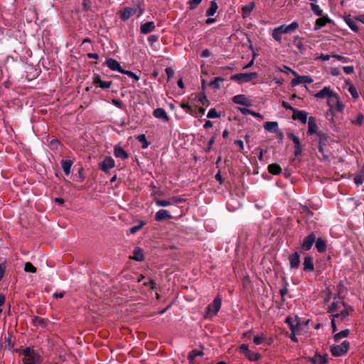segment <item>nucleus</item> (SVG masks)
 <instances>
[{
    "label": "nucleus",
    "mask_w": 364,
    "mask_h": 364,
    "mask_svg": "<svg viewBox=\"0 0 364 364\" xmlns=\"http://www.w3.org/2000/svg\"><path fill=\"white\" fill-rule=\"evenodd\" d=\"M114 155L116 158H119L122 160H125L129 157L127 152L120 146H116L114 147Z\"/></svg>",
    "instance_id": "nucleus-23"
},
{
    "label": "nucleus",
    "mask_w": 364,
    "mask_h": 364,
    "mask_svg": "<svg viewBox=\"0 0 364 364\" xmlns=\"http://www.w3.org/2000/svg\"><path fill=\"white\" fill-rule=\"evenodd\" d=\"M93 83L98 85L103 90L109 89L112 85L111 81H103L99 74H95L93 77Z\"/></svg>",
    "instance_id": "nucleus-16"
},
{
    "label": "nucleus",
    "mask_w": 364,
    "mask_h": 364,
    "mask_svg": "<svg viewBox=\"0 0 364 364\" xmlns=\"http://www.w3.org/2000/svg\"><path fill=\"white\" fill-rule=\"evenodd\" d=\"M339 309L338 304L337 302L333 301L328 307V312L333 313Z\"/></svg>",
    "instance_id": "nucleus-57"
},
{
    "label": "nucleus",
    "mask_w": 364,
    "mask_h": 364,
    "mask_svg": "<svg viewBox=\"0 0 364 364\" xmlns=\"http://www.w3.org/2000/svg\"><path fill=\"white\" fill-rule=\"evenodd\" d=\"M292 43L301 53H304L305 48L303 43V38H300L299 36H294Z\"/></svg>",
    "instance_id": "nucleus-28"
},
{
    "label": "nucleus",
    "mask_w": 364,
    "mask_h": 364,
    "mask_svg": "<svg viewBox=\"0 0 364 364\" xmlns=\"http://www.w3.org/2000/svg\"><path fill=\"white\" fill-rule=\"evenodd\" d=\"M115 165L114 159L111 156H107L100 164L102 171L107 173Z\"/></svg>",
    "instance_id": "nucleus-12"
},
{
    "label": "nucleus",
    "mask_w": 364,
    "mask_h": 364,
    "mask_svg": "<svg viewBox=\"0 0 364 364\" xmlns=\"http://www.w3.org/2000/svg\"><path fill=\"white\" fill-rule=\"evenodd\" d=\"M145 225V223L142 220L139 221V225H134L129 229V232L131 234H135L139 230H141L143 226Z\"/></svg>",
    "instance_id": "nucleus-45"
},
{
    "label": "nucleus",
    "mask_w": 364,
    "mask_h": 364,
    "mask_svg": "<svg viewBox=\"0 0 364 364\" xmlns=\"http://www.w3.org/2000/svg\"><path fill=\"white\" fill-rule=\"evenodd\" d=\"M350 343L348 341H343L339 345L330 346V351L333 356L340 357L345 355L349 350Z\"/></svg>",
    "instance_id": "nucleus-4"
},
{
    "label": "nucleus",
    "mask_w": 364,
    "mask_h": 364,
    "mask_svg": "<svg viewBox=\"0 0 364 364\" xmlns=\"http://www.w3.org/2000/svg\"><path fill=\"white\" fill-rule=\"evenodd\" d=\"M48 320L38 316H34L32 318V323L36 326L46 328L48 325Z\"/></svg>",
    "instance_id": "nucleus-29"
},
{
    "label": "nucleus",
    "mask_w": 364,
    "mask_h": 364,
    "mask_svg": "<svg viewBox=\"0 0 364 364\" xmlns=\"http://www.w3.org/2000/svg\"><path fill=\"white\" fill-rule=\"evenodd\" d=\"M218 9V6L217 3L214 1H212L210 2V6L209 9L206 11V16L209 17L213 16L216 13Z\"/></svg>",
    "instance_id": "nucleus-37"
},
{
    "label": "nucleus",
    "mask_w": 364,
    "mask_h": 364,
    "mask_svg": "<svg viewBox=\"0 0 364 364\" xmlns=\"http://www.w3.org/2000/svg\"><path fill=\"white\" fill-rule=\"evenodd\" d=\"M332 57L342 63H347L350 61L349 58H347V57H345L343 55H332Z\"/></svg>",
    "instance_id": "nucleus-58"
},
{
    "label": "nucleus",
    "mask_w": 364,
    "mask_h": 364,
    "mask_svg": "<svg viewBox=\"0 0 364 364\" xmlns=\"http://www.w3.org/2000/svg\"><path fill=\"white\" fill-rule=\"evenodd\" d=\"M257 77V73H238L230 77L232 80L238 82L239 83H245L255 80Z\"/></svg>",
    "instance_id": "nucleus-5"
},
{
    "label": "nucleus",
    "mask_w": 364,
    "mask_h": 364,
    "mask_svg": "<svg viewBox=\"0 0 364 364\" xmlns=\"http://www.w3.org/2000/svg\"><path fill=\"white\" fill-rule=\"evenodd\" d=\"M105 65H107L110 70L114 71H119V73L122 70L119 63L114 58H109L105 62Z\"/></svg>",
    "instance_id": "nucleus-17"
},
{
    "label": "nucleus",
    "mask_w": 364,
    "mask_h": 364,
    "mask_svg": "<svg viewBox=\"0 0 364 364\" xmlns=\"http://www.w3.org/2000/svg\"><path fill=\"white\" fill-rule=\"evenodd\" d=\"M328 22H330V19L328 17H321L316 19L314 25V30L317 31L321 29L322 27L326 25Z\"/></svg>",
    "instance_id": "nucleus-32"
},
{
    "label": "nucleus",
    "mask_w": 364,
    "mask_h": 364,
    "mask_svg": "<svg viewBox=\"0 0 364 364\" xmlns=\"http://www.w3.org/2000/svg\"><path fill=\"white\" fill-rule=\"evenodd\" d=\"M304 271L311 272L314 270V265L313 262V257L311 256H306L304 259Z\"/></svg>",
    "instance_id": "nucleus-21"
},
{
    "label": "nucleus",
    "mask_w": 364,
    "mask_h": 364,
    "mask_svg": "<svg viewBox=\"0 0 364 364\" xmlns=\"http://www.w3.org/2000/svg\"><path fill=\"white\" fill-rule=\"evenodd\" d=\"M343 70L348 75H350V74H353L354 73V67L353 65H350V66H343Z\"/></svg>",
    "instance_id": "nucleus-63"
},
{
    "label": "nucleus",
    "mask_w": 364,
    "mask_h": 364,
    "mask_svg": "<svg viewBox=\"0 0 364 364\" xmlns=\"http://www.w3.org/2000/svg\"><path fill=\"white\" fill-rule=\"evenodd\" d=\"M215 136H212L210 140L208 141V146L205 149V151L206 153L208 152H210L211 149H212V146L213 144H214L215 142Z\"/></svg>",
    "instance_id": "nucleus-59"
},
{
    "label": "nucleus",
    "mask_w": 364,
    "mask_h": 364,
    "mask_svg": "<svg viewBox=\"0 0 364 364\" xmlns=\"http://www.w3.org/2000/svg\"><path fill=\"white\" fill-rule=\"evenodd\" d=\"M308 131L307 134L308 135H313L316 134L318 136V133L320 132H318V125L316 123V119L314 117H310L308 119Z\"/></svg>",
    "instance_id": "nucleus-10"
},
{
    "label": "nucleus",
    "mask_w": 364,
    "mask_h": 364,
    "mask_svg": "<svg viewBox=\"0 0 364 364\" xmlns=\"http://www.w3.org/2000/svg\"><path fill=\"white\" fill-rule=\"evenodd\" d=\"M287 136L289 137V139L292 140V141L294 144V146L299 145V144H301L299 138L297 136H296L295 134H294L293 133H291V132L288 133Z\"/></svg>",
    "instance_id": "nucleus-54"
},
{
    "label": "nucleus",
    "mask_w": 364,
    "mask_h": 364,
    "mask_svg": "<svg viewBox=\"0 0 364 364\" xmlns=\"http://www.w3.org/2000/svg\"><path fill=\"white\" fill-rule=\"evenodd\" d=\"M302 151H303V146L301 144H299V145L294 146V154L295 156H299L301 155Z\"/></svg>",
    "instance_id": "nucleus-56"
},
{
    "label": "nucleus",
    "mask_w": 364,
    "mask_h": 364,
    "mask_svg": "<svg viewBox=\"0 0 364 364\" xmlns=\"http://www.w3.org/2000/svg\"><path fill=\"white\" fill-rule=\"evenodd\" d=\"M155 29V24L153 21H148L141 25L140 31L143 34H147Z\"/></svg>",
    "instance_id": "nucleus-25"
},
{
    "label": "nucleus",
    "mask_w": 364,
    "mask_h": 364,
    "mask_svg": "<svg viewBox=\"0 0 364 364\" xmlns=\"http://www.w3.org/2000/svg\"><path fill=\"white\" fill-rule=\"evenodd\" d=\"M137 140L142 144V148L146 149L149 146V143L147 141L145 134H142L137 136Z\"/></svg>",
    "instance_id": "nucleus-44"
},
{
    "label": "nucleus",
    "mask_w": 364,
    "mask_h": 364,
    "mask_svg": "<svg viewBox=\"0 0 364 364\" xmlns=\"http://www.w3.org/2000/svg\"><path fill=\"white\" fill-rule=\"evenodd\" d=\"M307 115L308 113L306 112L295 109V110L293 112L291 118L294 120H298L303 124H306L309 119Z\"/></svg>",
    "instance_id": "nucleus-11"
},
{
    "label": "nucleus",
    "mask_w": 364,
    "mask_h": 364,
    "mask_svg": "<svg viewBox=\"0 0 364 364\" xmlns=\"http://www.w3.org/2000/svg\"><path fill=\"white\" fill-rule=\"evenodd\" d=\"M153 115L158 119H161L164 122H168L170 119L166 112L164 108H156L153 112Z\"/></svg>",
    "instance_id": "nucleus-18"
},
{
    "label": "nucleus",
    "mask_w": 364,
    "mask_h": 364,
    "mask_svg": "<svg viewBox=\"0 0 364 364\" xmlns=\"http://www.w3.org/2000/svg\"><path fill=\"white\" fill-rule=\"evenodd\" d=\"M336 93L332 92L329 87H324L319 92L314 95L315 97L319 99L328 98V104L331 105L333 97H336Z\"/></svg>",
    "instance_id": "nucleus-6"
},
{
    "label": "nucleus",
    "mask_w": 364,
    "mask_h": 364,
    "mask_svg": "<svg viewBox=\"0 0 364 364\" xmlns=\"http://www.w3.org/2000/svg\"><path fill=\"white\" fill-rule=\"evenodd\" d=\"M265 339V337L264 336V334H260V335H257L256 336L254 337L253 338V342L256 344V345H259L261 344Z\"/></svg>",
    "instance_id": "nucleus-55"
},
{
    "label": "nucleus",
    "mask_w": 364,
    "mask_h": 364,
    "mask_svg": "<svg viewBox=\"0 0 364 364\" xmlns=\"http://www.w3.org/2000/svg\"><path fill=\"white\" fill-rule=\"evenodd\" d=\"M73 164V161L71 160H63L61 161V166L65 175L70 173L71 168Z\"/></svg>",
    "instance_id": "nucleus-31"
},
{
    "label": "nucleus",
    "mask_w": 364,
    "mask_h": 364,
    "mask_svg": "<svg viewBox=\"0 0 364 364\" xmlns=\"http://www.w3.org/2000/svg\"><path fill=\"white\" fill-rule=\"evenodd\" d=\"M244 355L250 361H257L258 360L261 355L259 353H254L253 351L249 350H247Z\"/></svg>",
    "instance_id": "nucleus-36"
},
{
    "label": "nucleus",
    "mask_w": 364,
    "mask_h": 364,
    "mask_svg": "<svg viewBox=\"0 0 364 364\" xmlns=\"http://www.w3.org/2000/svg\"><path fill=\"white\" fill-rule=\"evenodd\" d=\"M311 10L314 11V13L318 16H321L323 15V11L321 9H320V7L317 4H311Z\"/></svg>",
    "instance_id": "nucleus-48"
},
{
    "label": "nucleus",
    "mask_w": 364,
    "mask_h": 364,
    "mask_svg": "<svg viewBox=\"0 0 364 364\" xmlns=\"http://www.w3.org/2000/svg\"><path fill=\"white\" fill-rule=\"evenodd\" d=\"M222 304L221 299L219 297L215 298L213 303L210 304L205 309V312L207 315H216L219 310L220 309Z\"/></svg>",
    "instance_id": "nucleus-7"
},
{
    "label": "nucleus",
    "mask_w": 364,
    "mask_h": 364,
    "mask_svg": "<svg viewBox=\"0 0 364 364\" xmlns=\"http://www.w3.org/2000/svg\"><path fill=\"white\" fill-rule=\"evenodd\" d=\"M293 75L296 76L295 78L291 80V85L296 86L300 83L310 84L313 82V80L311 77L307 75H298L297 73L294 70H291Z\"/></svg>",
    "instance_id": "nucleus-8"
},
{
    "label": "nucleus",
    "mask_w": 364,
    "mask_h": 364,
    "mask_svg": "<svg viewBox=\"0 0 364 364\" xmlns=\"http://www.w3.org/2000/svg\"><path fill=\"white\" fill-rule=\"evenodd\" d=\"M316 240V235L314 232H311L306 237H304L303 242L301 245V249L304 251H309L313 246Z\"/></svg>",
    "instance_id": "nucleus-9"
},
{
    "label": "nucleus",
    "mask_w": 364,
    "mask_h": 364,
    "mask_svg": "<svg viewBox=\"0 0 364 364\" xmlns=\"http://www.w3.org/2000/svg\"><path fill=\"white\" fill-rule=\"evenodd\" d=\"M350 331L348 329L343 330L339 333H335L333 340L335 342H338L341 339L348 337Z\"/></svg>",
    "instance_id": "nucleus-35"
},
{
    "label": "nucleus",
    "mask_w": 364,
    "mask_h": 364,
    "mask_svg": "<svg viewBox=\"0 0 364 364\" xmlns=\"http://www.w3.org/2000/svg\"><path fill=\"white\" fill-rule=\"evenodd\" d=\"M171 218V215L170 214V212L165 209L159 210V211L156 212L155 215V220L159 222Z\"/></svg>",
    "instance_id": "nucleus-20"
},
{
    "label": "nucleus",
    "mask_w": 364,
    "mask_h": 364,
    "mask_svg": "<svg viewBox=\"0 0 364 364\" xmlns=\"http://www.w3.org/2000/svg\"><path fill=\"white\" fill-rule=\"evenodd\" d=\"M342 305L344 306V309L342 310L340 313H337L335 314H332L331 316L335 318H341V320H343L349 315V311H353V308L348 304H346L345 302H342Z\"/></svg>",
    "instance_id": "nucleus-14"
},
{
    "label": "nucleus",
    "mask_w": 364,
    "mask_h": 364,
    "mask_svg": "<svg viewBox=\"0 0 364 364\" xmlns=\"http://www.w3.org/2000/svg\"><path fill=\"white\" fill-rule=\"evenodd\" d=\"M24 271L27 272H36V268L29 262H26L24 266Z\"/></svg>",
    "instance_id": "nucleus-50"
},
{
    "label": "nucleus",
    "mask_w": 364,
    "mask_h": 364,
    "mask_svg": "<svg viewBox=\"0 0 364 364\" xmlns=\"http://www.w3.org/2000/svg\"><path fill=\"white\" fill-rule=\"evenodd\" d=\"M203 352L198 350H192L188 355V359L191 363H193L194 359L197 356H203Z\"/></svg>",
    "instance_id": "nucleus-38"
},
{
    "label": "nucleus",
    "mask_w": 364,
    "mask_h": 364,
    "mask_svg": "<svg viewBox=\"0 0 364 364\" xmlns=\"http://www.w3.org/2000/svg\"><path fill=\"white\" fill-rule=\"evenodd\" d=\"M285 322L289 326L291 331H296L299 325V321H297L296 323L294 324L292 318L290 316L286 318Z\"/></svg>",
    "instance_id": "nucleus-39"
},
{
    "label": "nucleus",
    "mask_w": 364,
    "mask_h": 364,
    "mask_svg": "<svg viewBox=\"0 0 364 364\" xmlns=\"http://www.w3.org/2000/svg\"><path fill=\"white\" fill-rule=\"evenodd\" d=\"M318 149L319 154L321 155V156H318V159L321 161H329L330 152L326 149V146L328 144L329 136L325 132H319L318 133Z\"/></svg>",
    "instance_id": "nucleus-1"
},
{
    "label": "nucleus",
    "mask_w": 364,
    "mask_h": 364,
    "mask_svg": "<svg viewBox=\"0 0 364 364\" xmlns=\"http://www.w3.org/2000/svg\"><path fill=\"white\" fill-rule=\"evenodd\" d=\"M264 128L270 132H278V123L277 122H266L264 124Z\"/></svg>",
    "instance_id": "nucleus-30"
},
{
    "label": "nucleus",
    "mask_w": 364,
    "mask_h": 364,
    "mask_svg": "<svg viewBox=\"0 0 364 364\" xmlns=\"http://www.w3.org/2000/svg\"><path fill=\"white\" fill-rule=\"evenodd\" d=\"M23 364H41V357L36 351L26 348L23 350Z\"/></svg>",
    "instance_id": "nucleus-3"
},
{
    "label": "nucleus",
    "mask_w": 364,
    "mask_h": 364,
    "mask_svg": "<svg viewBox=\"0 0 364 364\" xmlns=\"http://www.w3.org/2000/svg\"><path fill=\"white\" fill-rule=\"evenodd\" d=\"M314 242H315L316 248L318 252L323 253V252H326V242L323 238H321V237H318L317 239L316 238V240Z\"/></svg>",
    "instance_id": "nucleus-27"
},
{
    "label": "nucleus",
    "mask_w": 364,
    "mask_h": 364,
    "mask_svg": "<svg viewBox=\"0 0 364 364\" xmlns=\"http://www.w3.org/2000/svg\"><path fill=\"white\" fill-rule=\"evenodd\" d=\"M348 92L350 93L352 97L354 100H357L359 97L358 92L357 91L355 87L353 85H350L348 88Z\"/></svg>",
    "instance_id": "nucleus-43"
},
{
    "label": "nucleus",
    "mask_w": 364,
    "mask_h": 364,
    "mask_svg": "<svg viewBox=\"0 0 364 364\" xmlns=\"http://www.w3.org/2000/svg\"><path fill=\"white\" fill-rule=\"evenodd\" d=\"M220 117V114L218 113L215 108L210 109L207 114V117L210 119L218 118Z\"/></svg>",
    "instance_id": "nucleus-49"
},
{
    "label": "nucleus",
    "mask_w": 364,
    "mask_h": 364,
    "mask_svg": "<svg viewBox=\"0 0 364 364\" xmlns=\"http://www.w3.org/2000/svg\"><path fill=\"white\" fill-rule=\"evenodd\" d=\"M249 350V348H248V345L247 344H242L240 347H239V351L242 353L243 355L247 351Z\"/></svg>",
    "instance_id": "nucleus-64"
},
{
    "label": "nucleus",
    "mask_w": 364,
    "mask_h": 364,
    "mask_svg": "<svg viewBox=\"0 0 364 364\" xmlns=\"http://www.w3.org/2000/svg\"><path fill=\"white\" fill-rule=\"evenodd\" d=\"M235 104L250 107L252 105V102L245 95H237L232 98Z\"/></svg>",
    "instance_id": "nucleus-13"
},
{
    "label": "nucleus",
    "mask_w": 364,
    "mask_h": 364,
    "mask_svg": "<svg viewBox=\"0 0 364 364\" xmlns=\"http://www.w3.org/2000/svg\"><path fill=\"white\" fill-rule=\"evenodd\" d=\"M299 27L296 21H293L289 25H282L279 27L274 28L272 32L273 38L277 41L281 42L282 35L284 33H291L295 31Z\"/></svg>",
    "instance_id": "nucleus-2"
},
{
    "label": "nucleus",
    "mask_w": 364,
    "mask_h": 364,
    "mask_svg": "<svg viewBox=\"0 0 364 364\" xmlns=\"http://www.w3.org/2000/svg\"><path fill=\"white\" fill-rule=\"evenodd\" d=\"M112 103L114 105H115L116 107H117L118 108L124 109V105L123 102L120 100L113 99L112 100Z\"/></svg>",
    "instance_id": "nucleus-60"
},
{
    "label": "nucleus",
    "mask_w": 364,
    "mask_h": 364,
    "mask_svg": "<svg viewBox=\"0 0 364 364\" xmlns=\"http://www.w3.org/2000/svg\"><path fill=\"white\" fill-rule=\"evenodd\" d=\"M120 73L128 75L129 77L134 78L136 81L139 80V77L130 70H126L122 68Z\"/></svg>",
    "instance_id": "nucleus-53"
},
{
    "label": "nucleus",
    "mask_w": 364,
    "mask_h": 364,
    "mask_svg": "<svg viewBox=\"0 0 364 364\" xmlns=\"http://www.w3.org/2000/svg\"><path fill=\"white\" fill-rule=\"evenodd\" d=\"M136 12V9L126 7L121 13L120 17L124 21L128 20L131 16L134 15Z\"/></svg>",
    "instance_id": "nucleus-24"
},
{
    "label": "nucleus",
    "mask_w": 364,
    "mask_h": 364,
    "mask_svg": "<svg viewBox=\"0 0 364 364\" xmlns=\"http://www.w3.org/2000/svg\"><path fill=\"white\" fill-rule=\"evenodd\" d=\"M60 146H62V144L58 139H53L50 140V147L51 149H58Z\"/></svg>",
    "instance_id": "nucleus-47"
},
{
    "label": "nucleus",
    "mask_w": 364,
    "mask_h": 364,
    "mask_svg": "<svg viewBox=\"0 0 364 364\" xmlns=\"http://www.w3.org/2000/svg\"><path fill=\"white\" fill-rule=\"evenodd\" d=\"M328 355L325 354L323 355H321L318 353H316L314 356L311 358L309 360L313 364H326L328 363Z\"/></svg>",
    "instance_id": "nucleus-19"
},
{
    "label": "nucleus",
    "mask_w": 364,
    "mask_h": 364,
    "mask_svg": "<svg viewBox=\"0 0 364 364\" xmlns=\"http://www.w3.org/2000/svg\"><path fill=\"white\" fill-rule=\"evenodd\" d=\"M268 171L272 174L278 175L282 173V168L277 164H271L268 166Z\"/></svg>",
    "instance_id": "nucleus-34"
},
{
    "label": "nucleus",
    "mask_w": 364,
    "mask_h": 364,
    "mask_svg": "<svg viewBox=\"0 0 364 364\" xmlns=\"http://www.w3.org/2000/svg\"><path fill=\"white\" fill-rule=\"evenodd\" d=\"M224 78L221 77H215L213 80L210 81L208 84L209 86L213 87L215 89L218 90L220 87L219 82H223Z\"/></svg>",
    "instance_id": "nucleus-41"
},
{
    "label": "nucleus",
    "mask_w": 364,
    "mask_h": 364,
    "mask_svg": "<svg viewBox=\"0 0 364 364\" xmlns=\"http://www.w3.org/2000/svg\"><path fill=\"white\" fill-rule=\"evenodd\" d=\"M155 203L159 207H166L173 204L171 199L170 200H160L156 199Z\"/></svg>",
    "instance_id": "nucleus-42"
},
{
    "label": "nucleus",
    "mask_w": 364,
    "mask_h": 364,
    "mask_svg": "<svg viewBox=\"0 0 364 364\" xmlns=\"http://www.w3.org/2000/svg\"><path fill=\"white\" fill-rule=\"evenodd\" d=\"M329 106L331 107V109H333L338 112H342L344 108V105L340 101L339 97L337 94L336 95V97L332 98L331 105Z\"/></svg>",
    "instance_id": "nucleus-22"
},
{
    "label": "nucleus",
    "mask_w": 364,
    "mask_h": 364,
    "mask_svg": "<svg viewBox=\"0 0 364 364\" xmlns=\"http://www.w3.org/2000/svg\"><path fill=\"white\" fill-rule=\"evenodd\" d=\"M181 108H183L184 110H186V112L190 113V114H193V113H192L193 109H192V107H191L190 105H188V104H187V103H182V104L181 105Z\"/></svg>",
    "instance_id": "nucleus-61"
},
{
    "label": "nucleus",
    "mask_w": 364,
    "mask_h": 364,
    "mask_svg": "<svg viewBox=\"0 0 364 364\" xmlns=\"http://www.w3.org/2000/svg\"><path fill=\"white\" fill-rule=\"evenodd\" d=\"M364 120V116L363 114H358L355 120H352L351 122L354 124L361 126Z\"/></svg>",
    "instance_id": "nucleus-51"
},
{
    "label": "nucleus",
    "mask_w": 364,
    "mask_h": 364,
    "mask_svg": "<svg viewBox=\"0 0 364 364\" xmlns=\"http://www.w3.org/2000/svg\"><path fill=\"white\" fill-rule=\"evenodd\" d=\"M353 181L357 186L361 185L364 181V173L356 174L354 176Z\"/></svg>",
    "instance_id": "nucleus-46"
},
{
    "label": "nucleus",
    "mask_w": 364,
    "mask_h": 364,
    "mask_svg": "<svg viewBox=\"0 0 364 364\" xmlns=\"http://www.w3.org/2000/svg\"><path fill=\"white\" fill-rule=\"evenodd\" d=\"M255 6V4L254 1L250 2L247 5L243 6L242 7V11L243 12V14L245 15V14H250L252 11V10L254 9Z\"/></svg>",
    "instance_id": "nucleus-40"
},
{
    "label": "nucleus",
    "mask_w": 364,
    "mask_h": 364,
    "mask_svg": "<svg viewBox=\"0 0 364 364\" xmlns=\"http://www.w3.org/2000/svg\"><path fill=\"white\" fill-rule=\"evenodd\" d=\"M289 265L291 269H296L300 265V255L295 252L289 256Z\"/></svg>",
    "instance_id": "nucleus-15"
},
{
    "label": "nucleus",
    "mask_w": 364,
    "mask_h": 364,
    "mask_svg": "<svg viewBox=\"0 0 364 364\" xmlns=\"http://www.w3.org/2000/svg\"><path fill=\"white\" fill-rule=\"evenodd\" d=\"M202 0H189L188 4L189 5V9L193 10L198 7L201 3Z\"/></svg>",
    "instance_id": "nucleus-52"
},
{
    "label": "nucleus",
    "mask_w": 364,
    "mask_h": 364,
    "mask_svg": "<svg viewBox=\"0 0 364 364\" xmlns=\"http://www.w3.org/2000/svg\"><path fill=\"white\" fill-rule=\"evenodd\" d=\"M159 41L158 35H151L148 38V41L151 46Z\"/></svg>",
    "instance_id": "nucleus-62"
},
{
    "label": "nucleus",
    "mask_w": 364,
    "mask_h": 364,
    "mask_svg": "<svg viewBox=\"0 0 364 364\" xmlns=\"http://www.w3.org/2000/svg\"><path fill=\"white\" fill-rule=\"evenodd\" d=\"M132 259L135 261L141 262L144 259V253L141 248L136 247L134 250L133 256Z\"/></svg>",
    "instance_id": "nucleus-33"
},
{
    "label": "nucleus",
    "mask_w": 364,
    "mask_h": 364,
    "mask_svg": "<svg viewBox=\"0 0 364 364\" xmlns=\"http://www.w3.org/2000/svg\"><path fill=\"white\" fill-rule=\"evenodd\" d=\"M344 21L353 31L356 33L358 32L359 28L356 24L355 21L351 18L350 15L344 16Z\"/></svg>",
    "instance_id": "nucleus-26"
}]
</instances>
